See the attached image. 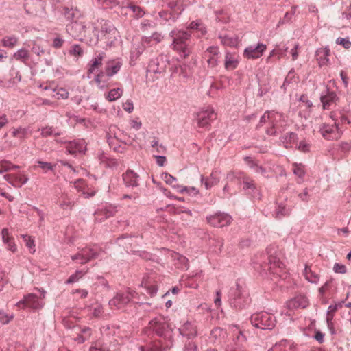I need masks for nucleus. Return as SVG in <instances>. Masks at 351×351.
<instances>
[{"label":"nucleus","instance_id":"obj_1","mask_svg":"<svg viewBox=\"0 0 351 351\" xmlns=\"http://www.w3.org/2000/svg\"><path fill=\"white\" fill-rule=\"evenodd\" d=\"M169 36L173 38V49L179 52L182 58H187L191 53L190 48L191 34L186 31L172 30Z\"/></svg>","mask_w":351,"mask_h":351},{"label":"nucleus","instance_id":"obj_2","mask_svg":"<svg viewBox=\"0 0 351 351\" xmlns=\"http://www.w3.org/2000/svg\"><path fill=\"white\" fill-rule=\"evenodd\" d=\"M97 23L93 29V34L97 36V40H104L106 43H112L116 34V29L112 23L104 19L98 20Z\"/></svg>","mask_w":351,"mask_h":351},{"label":"nucleus","instance_id":"obj_3","mask_svg":"<svg viewBox=\"0 0 351 351\" xmlns=\"http://www.w3.org/2000/svg\"><path fill=\"white\" fill-rule=\"evenodd\" d=\"M45 291L38 289V293H28L24 296L23 299L16 303V306L21 308H31L36 311L44 306V298Z\"/></svg>","mask_w":351,"mask_h":351},{"label":"nucleus","instance_id":"obj_4","mask_svg":"<svg viewBox=\"0 0 351 351\" xmlns=\"http://www.w3.org/2000/svg\"><path fill=\"white\" fill-rule=\"evenodd\" d=\"M242 287L237 282L230 289L228 292L229 303L230 306L236 309H241L245 307L247 303L248 298L246 296Z\"/></svg>","mask_w":351,"mask_h":351},{"label":"nucleus","instance_id":"obj_5","mask_svg":"<svg viewBox=\"0 0 351 351\" xmlns=\"http://www.w3.org/2000/svg\"><path fill=\"white\" fill-rule=\"evenodd\" d=\"M251 324L257 328L271 330L276 325V319L267 312H260L252 315Z\"/></svg>","mask_w":351,"mask_h":351},{"label":"nucleus","instance_id":"obj_6","mask_svg":"<svg viewBox=\"0 0 351 351\" xmlns=\"http://www.w3.org/2000/svg\"><path fill=\"white\" fill-rule=\"evenodd\" d=\"M71 15L73 20L71 23L67 24V33H69L73 38H77L84 32L85 26L82 22L77 21V18L80 16V12L78 10L70 12V11L67 10V19H69Z\"/></svg>","mask_w":351,"mask_h":351},{"label":"nucleus","instance_id":"obj_7","mask_svg":"<svg viewBox=\"0 0 351 351\" xmlns=\"http://www.w3.org/2000/svg\"><path fill=\"white\" fill-rule=\"evenodd\" d=\"M149 328L153 330L158 336L167 339L171 337V331L168 324L163 317H156L149 322Z\"/></svg>","mask_w":351,"mask_h":351},{"label":"nucleus","instance_id":"obj_8","mask_svg":"<svg viewBox=\"0 0 351 351\" xmlns=\"http://www.w3.org/2000/svg\"><path fill=\"white\" fill-rule=\"evenodd\" d=\"M169 64L167 58L163 54H160L150 61L147 71L158 74L165 73Z\"/></svg>","mask_w":351,"mask_h":351},{"label":"nucleus","instance_id":"obj_9","mask_svg":"<svg viewBox=\"0 0 351 351\" xmlns=\"http://www.w3.org/2000/svg\"><path fill=\"white\" fill-rule=\"evenodd\" d=\"M217 118V114L213 108L208 107L197 114V121L199 127L208 129L210 122Z\"/></svg>","mask_w":351,"mask_h":351},{"label":"nucleus","instance_id":"obj_10","mask_svg":"<svg viewBox=\"0 0 351 351\" xmlns=\"http://www.w3.org/2000/svg\"><path fill=\"white\" fill-rule=\"evenodd\" d=\"M239 184L243 185V189L247 191V193L252 196V198L260 199L261 195L259 190L257 189L254 180L245 175H240L237 178Z\"/></svg>","mask_w":351,"mask_h":351},{"label":"nucleus","instance_id":"obj_11","mask_svg":"<svg viewBox=\"0 0 351 351\" xmlns=\"http://www.w3.org/2000/svg\"><path fill=\"white\" fill-rule=\"evenodd\" d=\"M209 224L214 227L223 228L228 226L232 221V217L223 213H217L206 217Z\"/></svg>","mask_w":351,"mask_h":351},{"label":"nucleus","instance_id":"obj_12","mask_svg":"<svg viewBox=\"0 0 351 351\" xmlns=\"http://www.w3.org/2000/svg\"><path fill=\"white\" fill-rule=\"evenodd\" d=\"M319 131L322 136L327 140H337L341 136L336 124L334 125L324 123L320 126Z\"/></svg>","mask_w":351,"mask_h":351},{"label":"nucleus","instance_id":"obj_13","mask_svg":"<svg viewBox=\"0 0 351 351\" xmlns=\"http://www.w3.org/2000/svg\"><path fill=\"white\" fill-rule=\"evenodd\" d=\"M219 51L217 47H209L204 53L203 58L206 60L208 66L213 69L218 65Z\"/></svg>","mask_w":351,"mask_h":351},{"label":"nucleus","instance_id":"obj_14","mask_svg":"<svg viewBox=\"0 0 351 351\" xmlns=\"http://www.w3.org/2000/svg\"><path fill=\"white\" fill-rule=\"evenodd\" d=\"M4 179L14 187H21L26 184L29 178L21 171L16 173H8L4 176Z\"/></svg>","mask_w":351,"mask_h":351},{"label":"nucleus","instance_id":"obj_15","mask_svg":"<svg viewBox=\"0 0 351 351\" xmlns=\"http://www.w3.org/2000/svg\"><path fill=\"white\" fill-rule=\"evenodd\" d=\"M124 184L128 188L139 191V176L132 170H128L122 175Z\"/></svg>","mask_w":351,"mask_h":351},{"label":"nucleus","instance_id":"obj_16","mask_svg":"<svg viewBox=\"0 0 351 351\" xmlns=\"http://www.w3.org/2000/svg\"><path fill=\"white\" fill-rule=\"evenodd\" d=\"M86 150L84 141H73L67 142V153L75 157L81 156Z\"/></svg>","mask_w":351,"mask_h":351},{"label":"nucleus","instance_id":"obj_17","mask_svg":"<svg viewBox=\"0 0 351 351\" xmlns=\"http://www.w3.org/2000/svg\"><path fill=\"white\" fill-rule=\"evenodd\" d=\"M266 49V45L259 43L257 46H250L244 51V56L247 58L256 59L260 58L264 51Z\"/></svg>","mask_w":351,"mask_h":351},{"label":"nucleus","instance_id":"obj_18","mask_svg":"<svg viewBox=\"0 0 351 351\" xmlns=\"http://www.w3.org/2000/svg\"><path fill=\"white\" fill-rule=\"evenodd\" d=\"M130 302V298L128 295H125V293H119L109 301V305L110 306H115L117 308L120 309Z\"/></svg>","mask_w":351,"mask_h":351},{"label":"nucleus","instance_id":"obj_19","mask_svg":"<svg viewBox=\"0 0 351 351\" xmlns=\"http://www.w3.org/2000/svg\"><path fill=\"white\" fill-rule=\"evenodd\" d=\"M122 62L119 60L108 61L106 65L105 73L108 77H112L121 69Z\"/></svg>","mask_w":351,"mask_h":351},{"label":"nucleus","instance_id":"obj_20","mask_svg":"<svg viewBox=\"0 0 351 351\" xmlns=\"http://www.w3.org/2000/svg\"><path fill=\"white\" fill-rule=\"evenodd\" d=\"M330 55V50L328 47L320 48L316 51L315 56L320 66L327 65L329 62L328 56Z\"/></svg>","mask_w":351,"mask_h":351},{"label":"nucleus","instance_id":"obj_21","mask_svg":"<svg viewBox=\"0 0 351 351\" xmlns=\"http://www.w3.org/2000/svg\"><path fill=\"white\" fill-rule=\"evenodd\" d=\"M337 99L338 97L336 93L329 90V89H327L326 95L321 96V101L324 109L329 108L330 106L333 103H336Z\"/></svg>","mask_w":351,"mask_h":351},{"label":"nucleus","instance_id":"obj_22","mask_svg":"<svg viewBox=\"0 0 351 351\" xmlns=\"http://www.w3.org/2000/svg\"><path fill=\"white\" fill-rule=\"evenodd\" d=\"M163 36L159 32H154L151 36H143L141 42L143 45L152 46L154 44L159 43L162 41Z\"/></svg>","mask_w":351,"mask_h":351},{"label":"nucleus","instance_id":"obj_23","mask_svg":"<svg viewBox=\"0 0 351 351\" xmlns=\"http://www.w3.org/2000/svg\"><path fill=\"white\" fill-rule=\"evenodd\" d=\"M180 332L182 336L186 337L188 339H192L197 335V330L195 327L189 322H186L180 329Z\"/></svg>","mask_w":351,"mask_h":351},{"label":"nucleus","instance_id":"obj_24","mask_svg":"<svg viewBox=\"0 0 351 351\" xmlns=\"http://www.w3.org/2000/svg\"><path fill=\"white\" fill-rule=\"evenodd\" d=\"M80 252L83 259H85V263L99 256V252L93 248L85 247L82 249Z\"/></svg>","mask_w":351,"mask_h":351},{"label":"nucleus","instance_id":"obj_25","mask_svg":"<svg viewBox=\"0 0 351 351\" xmlns=\"http://www.w3.org/2000/svg\"><path fill=\"white\" fill-rule=\"evenodd\" d=\"M238 61L234 55L227 52L225 56L224 66L227 70H233L237 67Z\"/></svg>","mask_w":351,"mask_h":351},{"label":"nucleus","instance_id":"obj_26","mask_svg":"<svg viewBox=\"0 0 351 351\" xmlns=\"http://www.w3.org/2000/svg\"><path fill=\"white\" fill-rule=\"evenodd\" d=\"M168 346H163L160 341L152 342L147 346H141V351H164Z\"/></svg>","mask_w":351,"mask_h":351},{"label":"nucleus","instance_id":"obj_27","mask_svg":"<svg viewBox=\"0 0 351 351\" xmlns=\"http://www.w3.org/2000/svg\"><path fill=\"white\" fill-rule=\"evenodd\" d=\"M201 181L202 183H204V186L206 189H210L213 186L216 185L219 182V178L215 173H212L210 176L206 179H204V177H202Z\"/></svg>","mask_w":351,"mask_h":351},{"label":"nucleus","instance_id":"obj_28","mask_svg":"<svg viewBox=\"0 0 351 351\" xmlns=\"http://www.w3.org/2000/svg\"><path fill=\"white\" fill-rule=\"evenodd\" d=\"M104 58V53H100L96 58L91 60V64L88 69V73H93L102 64V60Z\"/></svg>","mask_w":351,"mask_h":351},{"label":"nucleus","instance_id":"obj_29","mask_svg":"<svg viewBox=\"0 0 351 351\" xmlns=\"http://www.w3.org/2000/svg\"><path fill=\"white\" fill-rule=\"evenodd\" d=\"M291 209L289 207H287L285 205L280 204L278 205L274 215L276 219H280L283 217L289 215Z\"/></svg>","mask_w":351,"mask_h":351},{"label":"nucleus","instance_id":"obj_30","mask_svg":"<svg viewBox=\"0 0 351 351\" xmlns=\"http://www.w3.org/2000/svg\"><path fill=\"white\" fill-rule=\"evenodd\" d=\"M29 134V129L27 128H18L13 129L12 134L14 137L22 141L27 137Z\"/></svg>","mask_w":351,"mask_h":351},{"label":"nucleus","instance_id":"obj_31","mask_svg":"<svg viewBox=\"0 0 351 351\" xmlns=\"http://www.w3.org/2000/svg\"><path fill=\"white\" fill-rule=\"evenodd\" d=\"M267 253L269 254L268 261L270 265V269H273L274 267H278L281 269L285 267V265L280 261L278 257L270 254L271 252H269V249H267Z\"/></svg>","mask_w":351,"mask_h":351},{"label":"nucleus","instance_id":"obj_32","mask_svg":"<svg viewBox=\"0 0 351 351\" xmlns=\"http://www.w3.org/2000/svg\"><path fill=\"white\" fill-rule=\"evenodd\" d=\"M297 139V134L295 132H288L280 138L285 147H288V145L295 142Z\"/></svg>","mask_w":351,"mask_h":351},{"label":"nucleus","instance_id":"obj_33","mask_svg":"<svg viewBox=\"0 0 351 351\" xmlns=\"http://www.w3.org/2000/svg\"><path fill=\"white\" fill-rule=\"evenodd\" d=\"M133 239L132 237H129L126 234H123L117 239V243L119 246H122L123 248L128 249V246L132 245Z\"/></svg>","mask_w":351,"mask_h":351},{"label":"nucleus","instance_id":"obj_34","mask_svg":"<svg viewBox=\"0 0 351 351\" xmlns=\"http://www.w3.org/2000/svg\"><path fill=\"white\" fill-rule=\"evenodd\" d=\"M16 169H19V166L13 165L10 161L4 160L0 161V173Z\"/></svg>","mask_w":351,"mask_h":351},{"label":"nucleus","instance_id":"obj_35","mask_svg":"<svg viewBox=\"0 0 351 351\" xmlns=\"http://www.w3.org/2000/svg\"><path fill=\"white\" fill-rule=\"evenodd\" d=\"M18 38L15 36H5L1 43L3 47L13 48L17 43Z\"/></svg>","mask_w":351,"mask_h":351},{"label":"nucleus","instance_id":"obj_36","mask_svg":"<svg viewBox=\"0 0 351 351\" xmlns=\"http://www.w3.org/2000/svg\"><path fill=\"white\" fill-rule=\"evenodd\" d=\"M13 57L16 60L25 62L29 58V53L25 49H20L14 53Z\"/></svg>","mask_w":351,"mask_h":351},{"label":"nucleus","instance_id":"obj_37","mask_svg":"<svg viewBox=\"0 0 351 351\" xmlns=\"http://www.w3.org/2000/svg\"><path fill=\"white\" fill-rule=\"evenodd\" d=\"M159 16L162 19H163L165 22H169V21H176V19L178 18V16L175 14H173L171 12H169L167 10H162L159 13Z\"/></svg>","mask_w":351,"mask_h":351},{"label":"nucleus","instance_id":"obj_38","mask_svg":"<svg viewBox=\"0 0 351 351\" xmlns=\"http://www.w3.org/2000/svg\"><path fill=\"white\" fill-rule=\"evenodd\" d=\"M88 269H81L77 270L75 274L70 276V277L67 279V284L74 283L77 282L80 278H82L84 275L87 272Z\"/></svg>","mask_w":351,"mask_h":351},{"label":"nucleus","instance_id":"obj_39","mask_svg":"<svg viewBox=\"0 0 351 351\" xmlns=\"http://www.w3.org/2000/svg\"><path fill=\"white\" fill-rule=\"evenodd\" d=\"M21 237L23 241L25 243V245L30 251V252L32 254H34L36 251L34 239L32 238V237L28 236L27 234H22Z\"/></svg>","mask_w":351,"mask_h":351},{"label":"nucleus","instance_id":"obj_40","mask_svg":"<svg viewBox=\"0 0 351 351\" xmlns=\"http://www.w3.org/2000/svg\"><path fill=\"white\" fill-rule=\"evenodd\" d=\"M161 178L169 185H171L174 188H179V186L176 184L177 179L173 176L168 173H163L161 174Z\"/></svg>","mask_w":351,"mask_h":351},{"label":"nucleus","instance_id":"obj_41","mask_svg":"<svg viewBox=\"0 0 351 351\" xmlns=\"http://www.w3.org/2000/svg\"><path fill=\"white\" fill-rule=\"evenodd\" d=\"M104 215V218L107 219L114 215V212L112 210L109 209H101L95 213V219L97 221H102L103 217L99 218L100 215Z\"/></svg>","mask_w":351,"mask_h":351},{"label":"nucleus","instance_id":"obj_42","mask_svg":"<svg viewBox=\"0 0 351 351\" xmlns=\"http://www.w3.org/2000/svg\"><path fill=\"white\" fill-rule=\"evenodd\" d=\"M121 94L122 90L119 88L112 89L108 94L107 99L110 101H115L121 96Z\"/></svg>","mask_w":351,"mask_h":351},{"label":"nucleus","instance_id":"obj_43","mask_svg":"<svg viewBox=\"0 0 351 351\" xmlns=\"http://www.w3.org/2000/svg\"><path fill=\"white\" fill-rule=\"evenodd\" d=\"M51 92L50 95L57 99H64L66 97V90L63 88H53Z\"/></svg>","mask_w":351,"mask_h":351},{"label":"nucleus","instance_id":"obj_44","mask_svg":"<svg viewBox=\"0 0 351 351\" xmlns=\"http://www.w3.org/2000/svg\"><path fill=\"white\" fill-rule=\"evenodd\" d=\"M189 28L191 29L199 31L202 35H204L206 33L205 27L201 22L199 21H192L190 23Z\"/></svg>","mask_w":351,"mask_h":351},{"label":"nucleus","instance_id":"obj_45","mask_svg":"<svg viewBox=\"0 0 351 351\" xmlns=\"http://www.w3.org/2000/svg\"><path fill=\"white\" fill-rule=\"evenodd\" d=\"M32 51L38 56H45L49 53L47 50L43 49L40 45L37 43H34Z\"/></svg>","mask_w":351,"mask_h":351},{"label":"nucleus","instance_id":"obj_46","mask_svg":"<svg viewBox=\"0 0 351 351\" xmlns=\"http://www.w3.org/2000/svg\"><path fill=\"white\" fill-rule=\"evenodd\" d=\"M300 299H293L287 302V306L289 309L296 308L299 307L305 308L306 304L303 302H300Z\"/></svg>","mask_w":351,"mask_h":351},{"label":"nucleus","instance_id":"obj_47","mask_svg":"<svg viewBox=\"0 0 351 351\" xmlns=\"http://www.w3.org/2000/svg\"><path fill=\"white\" fill-rule=\"evenodd\" d=\"M123 7L130 8L138 16H142L144 14L142 9L139 6L132 4L131 3H127V4L125 5H123Z\"/></svg>","mask_w":351,"mask_h":351},{"label":"nucleus","instance_id":"obj_48","mask_svg":"<svg viewBox=\"0 0 351 351\" xmlns=\"http://www.w3.org/2000/svg\"><path fill=\"white\" fill-rule=\"evenodd\" d=\"M106 8H112L119 5V0H97Z\"/></svg>","mask_w":351,"mask_h":351},{"label":"nucleus","instance_id":"obj_49","mask_svg":"<svg viewBox=\"0 0 351 351\" xmlns=\"http://www.w3.org/2000/svg\"><path fill=\"white\" fill-rule=\"evenodd\" d=\"M221 41L223 45L228 46H234L237 43V39L228 36H220Z\"/></svg>","mask_w":351,"mask_h":351},{"label":"nucleus","instance_id":"obj_50","mask_svg":"<svg viewBox=\"0 0 351 351\" xmlns=\"http://www.w3.org/2000/svg\"><path fill=\"white\" fill-rule=\"evenodd\" d=\"M69 53L75 57H80L83 54V50L78 45H73L69 50Z\"/></svg>","mask_w":351,"mask_h":351},{"label":"nucleus","instance_id":"obj_51","mask_svg":"<svg viewBox=\"0 0 351 351\" xmlns=\"http://www.w3.org/2000/svg\"><path fill=\"white\" fill-rule=\"evenodd\" d=\"M13 318V315L8 314L3 310H0V322L3 324H6Z\"/></svg>","mask_w":351,"mask_h":351},{"label":"nucleus","instance_id":"obj_52","mask_svg":"<svg viewBox=\"0 0 351 351\" xmlns=\"http://www.w3.org/2000/svg\"><path fill=\"white\" fill-rule=\"evenodd\" d=\"M38 166L41 168L44 172H47L49 171H53V167L51 163L43 161H38Z\"/></svg>","mask_w":351,"mask_h":351},{"label":"nucleus","instance_id":"obj_53","mask_svg":"<svg viewBox=\"0 0 351 351\" xmlns=\"http://www.w3.org/2000/svg\"><path fill=\"white\" fill-rule=\"evenodd\" d=\"M64 43V38L60 35H57L52 41V46L56 49L60 48Z\"/></svg>","mask_w":351,"mask_h":351},{"label":"nucleus","instance_id":"obj_54","mask_svg":"<svg viewBox=\"0 0 351 351\" xmlns=\"http://www.w3.org/2000/svg\"><path fill=\"white\" fill-rule=\"evenodd\" d=\"M336 43L337 45H342L345 49H349L351 47V42L349 40L348 38H337L336 40Z\"/></svg>","mask_w":351,"mask_h":351},{"label":"nucleus","instance_id":"obj_55","mask_svg":"<svg viewBox=\"0 0 351 351\" xmlns=\"http://www.w3.org/2000/svg\"><path fill=\"white\" fill-rule=\"evenodd\" d=\"M2 240L5 244L13 241V238L10 235L7 228H3L1 231Z\"/></svg>","mask_w":351,"mask_h":351},{"label":"nucleus","instance_id":"obj_56","mask_svg":"<svg viewBox=\"0 0 351 351\" xmlns=\"http://www.w3.org/2000/svg\"><path fill=\"white\" fill-rule=\"evenodd\" d=\"M53 134L55 135H58V133H55L53 132V128H51V127H45V128H42V130H41V135L43 137H47V136H51Z\"/></svg>","mask_w":351,"mask_h":351},{"label":"nucleus","instance_id":"obj_57","mask_svg":"<svg viewBox=\"0 0 351 351\" xmlns=\"http://www.w3.org/2000/svg\"><path fill=\"white\" fill-rule=\"evenodd\" d=\"M71 258L73 262L79 263L80 264L85 263V259H83L80 251H79L77 254L74 255H71Z\"/></svg>","mask_w":351,"mask_h":351},{"label":"nucleus","instance_id":"obj_58","mask_svg":"<svg viewBox=\"0 0 351 351\" xmlns=\"http://www.w3.org/2000/svg\"><path fill=\"white\" fill-rule=\"evenodd\" d=\"M333 270L335 273L345 274L346 272V267L344 265L335 263L333 267Z\"/></svg>","mask_w":351,"mask_h":351},{"label":"nucleus","instance_id":"obj_59","mask_svg":"<svg viewBox=\"0 0 351 351\" xmlns=\"http://www.w3.org/2000/svg\"><path fill=\"white\" fill-rule=\"evenodd\" d=\"M145 287L147 290V293L152 296H154L157 291H158V288L156 285H145Z\"/></svg>","mask_w":351,"mask_h":351},{"label":"nucleus","instance_id":"obj_60","mask_svg":"<svg viewBox=\"0 0 351 351\" xmlns=\"http://www.w3.org/2000/svg\"><path fill=\"white\" fill-rule=\"evenodd\" d=\"M8 123V118L6 114L0 113V130Z\"/></svg>","mask_w":351,"mask_h":351},{"label":"nucleus","instance_id":"obj_61","mask_svg":"<svg viewBox=\"0 0 351 351\" xmlns=\"http://www.w3.org/2000/svg\"><path fill=\"white\" fill-rule=\"evenodd\" d=\"M293 173L295 176L301 178L304 176V171L301 167L298 165L294 167Z\"/></svg>","mask_w":351,"mask_h":351},{"label":"nucleus","instance_id":"obj_62","mask_svg":"<svg viewBox=\"0 0 351 351\" xmlns=\"http://www.w3.org/2000/svg\"><path fill=\"white\" fill-rule=\"evenodd\" d=\"M177 258H178V261L182 265L183 269L188 268V259L185 256L178 254Z\"/></svg>","mask_w":351,"mask_h":351},{"label":"nucleus","instance_id":"obj_63","mask_svg":"<svg viewBox=\"0 0 351 351\" xmlns=\"http://www.w3.org/2000/svg\"><path fill=\"white\" fill-rule=\"evenodd\" d=\"M307 280L311 283H317L319 281V276L315 272L312 271L309 276H307Z\"/></svg>","mask_w":351,"mask_h":351},{"label":"nucleus","instance_id":"obj_64","mask_svg":"<svg viewBox=\"0 0 351 351\" xmlns=\"http://www.w3.org/2000/svg\"><path fill=\"white\" fill-rule=\"evenodd\" d=\"M123 106V109L129 113L132 112L134 109L133 103L130 100H128L125 103H124Z\"/></svg>","mask_w":351,"mask_h":351}]
</instances>
